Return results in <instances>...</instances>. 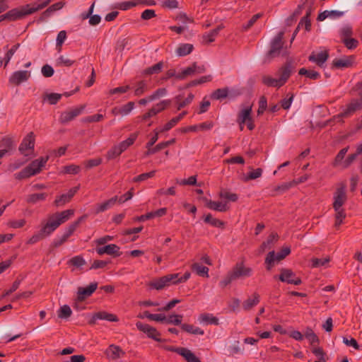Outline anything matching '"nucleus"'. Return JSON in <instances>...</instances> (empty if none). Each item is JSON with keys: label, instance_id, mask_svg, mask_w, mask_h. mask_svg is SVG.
Instances as JSON below:
<instances>
[{"label": "nucleus", "instance_id": "2f4dec72", "mask_svg": "<svg viewBox=\"0 0 362 362\" xmlns=\"http://www.w3.org/2000/svg\"><path fill=\"white\" fill-rule=\"evenodd\" d=\"M223 28V25H218L215 29L203 35V40L207 43L212 42L218 35V33Z\"/></svg>", "mask_w": 362, "mask_h": 362}, {"label": "nucleus", "instance_id": "052dcab7", "mask_svg": "<svg viewBox=\"0 0 362 362\" xmlns=\"http://www.w3.org/2000/svg\"><path fill=\"white\" fill-rule=\"evenodd\" d=\"M69 264L76 267H80L86 264V261L81 256L78 255L70 259Z\"/></svg>", "mask_w": 362, "mask_h": 362}, {"label": "nucleus", "instance_id": "37998d69", "mask_svg": "<svg viewBox=\"0 0 362 362\" xmlns=\"http://www.w3.org/2000/svg\"><path fill=\"white\" fill-rule=\"evenodd\" d=\"M309 13H310V10L307 11L306 16H304L299 22L297 28H296V34L297 33V30L298 28L299 29L304 28L306 31L310 30L311 23H310V20L309 19V17H308Z\"/></svg>", "mask_w": 362, "mask_h": 362}, {"label": "nucleus", "instance_id": "cd10ccee", "mask_svg": "<svg viewBox=\"0 0 362 362\" xmlns=\"http://www.w3.org/2000/svg\"><path fill=\"white\" fill-rule=\"evenodd\" d=\"M279 236L276 233H272L269 235L267 240L263 242L260 245L259 250L263 252L267 249H271L277 242Z\"/></svg>", "mask_w": 362, "mask_h": 362}, {"label": "nucleus", "instance_id": "b1692460", "mask_svg": "<svg viewBox=\"0 0 362 362\" xmlns=\"http://www.w3.org/2000/svg\"><path fill=\"white\" fill-rule=\"evenodd\" d=\"M105 354L112 360L118 359L125 355V352L119 346L114 344L108 347Z\"/></svg>", "mask_w": 362, "mask_h": 362}, {"label": "nucleus", "instance_id": "dca6fc26", "mask_svg": "<svg viewBox=\"0 0 362 362\" xmlns=\"http://www.w3.org/2000/svg\"><path fill=\"white\" fill-rule=\"evenodd\" d=\"M78 186L72 187L66 194H62V195L57 197L54 202V205L57 207H59L64 206L66 203H69L75 195V194L78 192Z\"/></svg>", "mask_w": 362, "mask_h": 362}, {"label": "nucleus", "instance_id": "09e8293b", "mask_svg": "<svg viewBox=\"0 0 362 362\" xmlns=\"http://www.w3.org/2000/svg\"><path fill=\"white\" fill-rule=\"evenodd\" d=\"M329 257H326L324 258H312L310 260L312 267L313 268H318L325 266L326 264L329 263Z\"/></svg>", "mask_w": 362, "mask_h": 362}, {"label": "nucleus", "instance_id": "69168bd1", "mask_svg": "<svg viewBox=\"0 0 362 362\" xmlns=\"http://www.w3.org/2000/svg\"><path fill=\"white\" fill-rule=\"evenodd\" d=\"M162 67H163V63L158 62V63L154 64L153 66L146 69L144 71V73L146 74H148V75L153 74H158L160 71Z\"/></svg>", "mask_w": 362, "mask_h": 362}, {"label": "nucleus", "instance_id": "f3484780", "mask_svg": "<svg viewBox=\"0 0 362 362\" xmlns=\"http://www.w3.org/2000/svg\"><path fill=\"white\" fill-rule=\"evenodd\" d=\"M98 320H104L109 322H118L119 319L118 317L112 313H108L105 311L98 312L95 313L91 319L89 320L88 323L89 325H93L96 324V321Z\"/></svg>", "mask_w": 362, "mask_h": 362}, {"label": "nucleus", "instance_id": "f257e3e1", "mask_svg": "<svg viewBox=\"0 0 362 362\" xmlns=\"http://www.w3.org/2000/svg\"><path fill=\"white\" fill-rule=\"evenodd\" d=\"M74 214V211L73 209H67L49 215L47 221L42 222L40 230L34 234L27 241V244L33 245L49 236L60 225L67 221Z\"/></svg>", "mask_w": 362, "mask_h": 362}, {"label": "nucleus", "instance_id": "c756f323", "mask_svg": "<svg viewBox=\"0 0 362 362\" xmlns=\"http://www.w3.org/2000/svg\"><path fill=\"white\" fill-rule=\"evenodd\" d=\"M199 321L201 323L206 325H215L219 324L218 319L210 313H202L199 316Z\"/></svg>", "mask_w": 362, "mask_h": 362}, {"label": "nucleus", "instance_id": "a211bd4d", "mask_svg": "<svg viewBox=\"0 0 362 362\" xmlns=\"http://www.w3.org/2000/svg\"><path fill=\"white\" fill-rule=\"evenodd\" d=\"M83 108V106H81L62 112L59 117V121L62 123H66L73 120L82 112Z\"/></svg>", "mask_w": 362, "mask_h": 362}, {"label": "nucleus", "instance_id": "a878e982", "mask_svg": "<svg viewBox=\"0 0 362 362\" xmlns=\"http://www.w3.org/2000/svg\"><path fill=\"white\" fill-rule=\"evenodd\" d=\"M194 98V96L192 93H190L185 99H182L180 95L176 96L175 98V103L177 105V109L180 110L187 106L192 102Z\"/></svg>", "mask_w": 362, "mask_h": 362}, {"label": "nucleus", "instance_id": "6e6d98bb", "mask_svg": "<svg viewBox=\"0 0 362 362\" xmlns=\"http://www.w3.org/2000/svg\"><path fill=\"white\" fill-rule=\"evenodd\" d=\"M341 41L349 49H355L358 45V41L352 37H346L342 39Z\"/></svg>", "mask_w": 362, "mask_h": 362}, {"label": "nucleus", "instance_id": "5701e85b", "mask_svg": "<svg viewBox=\"0 0 362 362\" xmlns=\"http://www.w3.org/2000/svg\"><path fill=\"white\" fill-rule=\"evenodd\" d=\"M206 206L209 209L225 212L229 210L230 207L227 202H215L210 199H205Z\"/></svg>", "mask_w": 362, "mask_h": 362}, {"label": "nucleus", "instance_id": "774afa93", "mask_svg": "<svg viewBox=\"0 0 362 362\" xmlns=\"http://www.w3.org/2000/svg\"><path fill=\"white\" fill-rule=\"evenodd\" d=\"M304 336L309 340L312 345H313V344L315 342H318V337L314 333L312 329L308 328Z\"/></svg>", "mask_w": 362, "mask_h": 362}, {"label": "nucleus", "instance_id": "9b49d317", "mask_svg": "<svg viewBox=\"0 0 362 362\" xmlns=\"http://www.w3.org/2000/svg\"><path fill=\"white\" fill-rule=\"evenodd\" d=\"M139 135L138 132H134L124 141L119 143L118 145L115 146L111 150L113 156H119L123 151H124L129 146L132 145L136 141Z\"/></svg>", "mask_w": 362, "mask_h": 362}, {"label": "nucleus", "instance_id": "f8f14e48", "mask_svg": "<svg viewBox=\"0 0 362 362\" xmlns=\"http://www.w3.org/2000/svg\"><path fill=\"white\" fill-rule=\"evenodd\" d=\"M31 76L30 71L19 70L16 71L9 76L8 82L13 86H19L20 84L26 82Z\"/></svg>", "mask_w": 362, "mask_h": 362}, {"label": "nucleus", "instance_id": "72a5a7b5", "mask_svg": "<svg viewBox=\"0 0 362 362\" xmlns=\"http://www.w3.org/2000/svg\"><path fill=\"white\" fill-rule=\"evenodd\" d=\"M194 49L193 45L189 43L181 44L176 49V54L179 57H184L190 54Z\"/></svg>", "mask_w": 362, "mask_h": 362}, {"label": "nucleus", "instance_id": "6e6552de", "mask_svg": "<svg viewBox=\"0 0 362 362\" xmlns=\"http://www.w3.org/2000/svg\"><path fill=\"white\" fill-rule=\"evenodd\" d=\"M346 184L345 182H341L338 184L335 192L334 193V202L333 208L337 210L339 208H342V206L347 200L346 195Z\"/></svg>", "mask_w": 362, "mask_h": 362}, {"label": "nucleus", "instance_id": "e433bc0d", "mask_svg": "<svg viewBox=\"0 0 362 362\" xmlns=\"http://www.w3.org/2000/svg\"><path fill=\"white\" fill-rule=\"evenodd\" d=\"M352 62V57H345L341 59H335L333 61V65L337 68H344L349 66Z\"/></svg>", "mask_w": 362, "mask_h": 362}, {"label": "nucleus", "instance_id": "338daca9", "mask_svg": "<svg viewBox=\"0 0 362 362\" xmlns=\"http://www.w3.org/2000/svg\"><path fill=\"white\" fill-rule=\"evenodd\" d=\"M263 13H259L255 15H254L249 21L248 22L243 26V28L244 30H247L250 29L256 22L257 21L262 17Z\"/></svg>", "mask_w": 362, "mask_h": 362}, {"label": "nucleus", "instance_id": "aec40b11", "mask_svg": "<svg viewBox=\"0 0 362 362\" xmlns=\"http://www.w3.org/2000/svg\"><path fill=\"white\" fill-rule=\"evenodd\" d=\"M98 283H91L87 287H79L77 293V298L78 300L82 301L87 297H89L97 289Z\"/></svg>", "mask_w": 362, "mask_h": 362}, {"label": "nucleus", "instance_id": "4468645a", "mask_svg": "<svg viewBox=\"0 0 362 362\" xmlns=\"http://www.w3.org/2000/svg\"><path fill=\"white\" fill-rule=\"evenodd\" d=\"M252 272L251 268L245 267L243 262H239L235 265L230 274L235 280L240 278L250 276Z\"/></svg>", "mask_w": 362, "mask_h": 362}, {"label": "nucleus", "instance_id": "39448f33", "mask_svg": "<svg viewBox=\"0 0 362 362\" xmlns=\"http://www.w3.org/2000/svg\"><path fill=\"white\" fill-rule=\"evenodd\" d=\"M47 160H34L33 162L21 172L16 173L14 177L18 180H23L30 177L39 173L42 167L45 166Z\"/></svg>", "mask_w": 362, "mask_h": 362}, {"label": "nucleus", "instance_id": "f03ea898", "mask_svg": "<svg viewBox=\"0 0 362 362\" xmlns=\"http://www.w3.org/2000/svg\"><path fill=\"white\" fill-rule=\"evenodd\" d=\"M51 2V0H45L40 4L35 3L33 5L26 4L20 8H16L8 11V20L13 21L23 18L25 16L32 14L39 10L45 8Z\"/></svg>", "mask_w": 362, "mask_h": 362}, {"label": "nucleus", "instance_id": "4d7b16f0", "mask_svg": "<svg viewBox=\"0 0 362 362\" xmlns=\"http://www.w3.org/2000/svg\"><path fill=\"white\" fill-rule=\"evenodd\" d=\"M170 104V100H164L156 104L152 108L156 111V112L158 114L161 111L164 110L168 106H169Z\"/></svg>", "mask_w": 362, "mask_h": 362}, {"label": "nucleus", "instance_id": "393cba45", "mask_svg": "<svg viewBox=\"0 0 362 362\" xmlns=\"http://www.w3.org/2000/svg\"><path fill=\"white\" fill-rule=\"evenodd\" d=\"M259 298L260 296L258 293H254L243 303V308L244 310L249 311L257 305L259 303Z\"/></svg>", "mask_w": 362, "mask_h": 362}, {"label": "nucleus", "instance_id": "423d86ee", "mask_svg": "<svg viewBox=\"0 0 362 362\" xmlns=\"http://www.w3.org/2000/svg\"><path fill=\"white\" fill-rule=\"evenodd\" d=\"M291 253V248L289 247H284L279 252L270 251L266 256L264 264L266 269L270 271L276 264H278L283 260L287 255Z\"/></svg>", "mask_w": 362, "mask_h": 362}, {"label": "nucleus", "instance_id": "c9c22d12", "mask_svg": "<svg viewBox=\"0 0 362 362\" xmlns=\"http://www.w3.org/2000/svg\"><path fill=\"white\" fill-rule=\"evenodd\" d=\"M117 202V197L115 196L114 197H112L111 199L104 202L103 203H101L98 205V207L96 209V213H100L106 211L107 209H110L112 206L115 204V203Z\"/></svg>", "mask_w": 362, "mask_h": 362}, {"label": "nucleus", "instance_id": "20e7f679", "mask_svg": "<svg viewBox=\"0 0 362 362\" xmlns=\"http://www.w3.org/2000/svg\"><path fill=\"white\" fill-rule=\"evenodd\" d=\"M291 64H286L279 71V78H274L270 75H264L262 77V83L267 87L280 88L285 84L291 75Z\"/></svg>", "mask_w": 362, "mask_h": 362}, {"label": "nucleus", "instance_id": "c03bdc74", "mask_svg": "<svg viewBox=\"0 0 362 362\" xmlns=\"http://www.w3.org/2000/svg\"><path fill=\"white\" fill-rule=\"evenodd\" d=\"M141 4H142L141 0L123 1L118 4L117 8L122 11H127Z\"/></svg>", "mask_w": 362, "mask_h": 362}, {"label": "nucleus", "instance_id": "58836bf2", "mask_svg": "<svg viewBox=\"0 0 362 362\" xmlns=\"http://www.w3.org/2000/svg\"><path fill=\"white\" fill-rule=\"evenodd\" d=\"M196 72V64H193L192 66L184 69L180 73L177 74L176 78L182 80L187 76L194 74Z\"/></svg>", "mask_w": 362, "mask_h": 362}, {"label": "nucleus", "instance_id": "4c0bfd02", "mask_svg": "<svg viewBox=\"0 0 362 362\" xmlns=\"http://www.w3.org/2000/svg\"><path fill=\"white\" fill-rule=\"evenodd\" d=\"M204 221L206 223H209L214 227L217 228H224L225 223L218 218H213L211 214H208L204 218Z\"/></svg>", "mask_w": 362, "mask_h": 362}, {"label": "nucleus", "instance_id": "79ce46f5", "mask_svg": "<svg viewBox=\"0 0 362 362\" xmlns=\"http://www.w3.org/2000/svg\"><path fill=\"white\" fill-rule=\"evenodd\" d=\"M250 171L247 173V174L244 177L243 180L247 182L252 180H255L259 177H261L262 174V169L260 168L252 169V168L249 167Z\"/></svg>", "mask_w": 362, "mask_h": 362}, {"label": "nucleus", "instance_id": "49530a36", "mask_svg": "<svg viewBox=\"0 0 362 362\" xmlns=\"http://www.w3.org/2000/svg\"><path fill=\"white\" fill-rule=\"evenodd\" d=\"M298 74L300 75L305 76L307 78L313 80H315L320 78V74L315 70H308L305 68H302L299 70Z\"/></svg>", "mask_w": 362, "mask_h": 362}, {"label": "nucleus", "instance_id": "8fccbe9b", "mask_svg": "<svg viewBox=\"0 0 362 362\" xmlns=\"http://www.w3.org/2000/svg\"><path fill=\"white\" fill-rule=\"evenodd\" d=\"M71 309L67 305L62 306L58 311V317L62 319H66L69 317L71 315Z\"/></svg>", "mask_w": 362, "mask_h": 362}, {"label": "nucleus", "instance_id": "864d4df0", "mask_svg": "<svg viewBox=\"0 0 362 362\" xmlns=\"http://www.w3.org/2000/svg\"><path fill=\"white\" fill-rule=\"evenodd\" d=\"M20 44H16L11 47L10 49H8L5 54L4 57V62H5V66L9 63L10 60L11 59L13 54L16 53L17 49L19 48Z\"/></svg>", "mask_w": 362, "mask_h": 362}, {"label": "nucleus", "instance_id": "0eeeda50", "mask_svg": "<svg viewBox=\"0 0 362 362\" xmlns=\"http://www.w3.org/2000/svg\"><path fill=\"white\" fill-rule=\"evenodd\" d=\"M16 142L13 136H5L0 141V158L11 156L16 150Z\"/></svg>", "mask_w": 362, "mask_h": 362}, {"label": "nucleus", "instance_id": "7ed1b4c3", "mask_svg": "<svg viewBox=\"0 0 362 362\" xmlns=\"http://www.w3.org/2000/svg\"><path fill=\"white\" fill-rule=\"evenodd\" d=\"M283 32H279L270 42V49L264 57V62L269 63L273 59L282 56L286 57L288 54L286 47L283 45Z\"/></svg>", "mask_w": 362, "mask_h": 362}, {"label": "nucleus", "instance_id": "1a4fd4ad", "mask_svg": "<svg viewBox=\"0 0 362 362\" xmlns=\"http://www.w3.org/2000/svg\"><path fill=\"white\" fill-rule=\"evenodd\" d=\"M160 348L164 350L177 353L182 356L187 362H202L200 359L195 356L189 349L184 347H175L173 346L163 345Z\"/></svg>", "mask_w": 362, "mask_h": 362}, {"label": "nucleus", "instance_id": "3c124183", "mask_svg": "<svg viewBox=\"0 0 362 362\" xmlns=\"http://www.w3.org/2000/svg\"><path fill=\"white\" fill-rule=\"evenodd\" d=\"M228 90L227 88H219L216 90L211 95V98L214 100H221L228 96Z\"/></svg>", "mask_w": 362, "mask_h": 362}, {"label": "nucleus", "instance_id": "bb28decb", "mask_svg": "<svg viewBox=\"0 0 362 362\" xmlns=\"http://www.w3.org/2000/svg\"><path fill=\"white\" fill-rule=\"evenodd\" d=\"M296 304L305 309L310 305V298L306 293L296 291Z\"/></svg>", "mask_w": 362, "mask_h": 362}, {"label": "nucleus", "instance_id": "2eb2a0df", "mask_svg": "<svg viewBox=\"0 0 362 362\" xmlns=\"http://www.w3.org/2000/svg\"><path fill=\"white\" fill-rule=\"evenodd\" d=\"M329 57L327 49H322L320 51L313 52L309 56V61L315 63L320 67H322Z\"/></svg>", "mask_w": 362, "mask_h": 362}, {"label": "nucleus", "instance_id": "603ef678", "mask_svg": "<svg viewBox=\"0 0 362 362\" xmlns=\"http://www.w3.org/2000/svg\"><path fill=\"white\" fill-rule=\"evenodd\" d=\"M219 196L221 198L228 199L230 202H236L238 199V195L235 193H232L226 190L221 191Z\"/></svg>", "mask_w": 362, "mask_h": 362}, {"label": "nucleus", "instance_id": "0e129e2a", "mask_svg": "<svg viewBox=\"0 0 362 362\" xmlns=\"http://www.w3.org/2000/svg\"><path fill=\"white\" fill-rule=\"evenodd\" d=\"M352 160H334L332 165L335 168L344 169L348 168L351 164Z\"/></svg>", "mask_w": 362, "mask_h": 362}, {"label": "nucleus", "instance_id": "e2e57ef3", "mask_svg": "<svg viewBox=\"0 0 362 362\" xmlns=\"http://www.w3.org/2000/svg\"><path fill=\"white\" fill-rule=\"evenodd\" d=\"M74 60H71L67 57H65L64 56H60L56 60V64L57 66H71L74 64Z\"/></svg>", "mask_w": 362, "mask_h": 362}, {"label": "nucleus", "instance_id": "13d9d810", "mask_svg": "<svg viewBox=\"0 0 362 362\" xmlns=\"http://www.w3.org/2000/svg\"><path fill=\"white\" fill-rule=\"evenodd\" d=\"M134 108V103L129 102L123 106L120 107V115L126 116L129 115Z\"/></svg>", "mask_w": 362, "mask_h": 362}, {"label": "nucleus", "instance_id": "680f3d73", "mask_svg": "<svg viewBox=\"0 0 362 362\" xmlns=\"http://www.w3.org/2000/svg\"><path fill=\"white\" fill-rule=\"evenodd\" d=\"M211 80H212V76L211 75L204 76H202L199 79H195V80L192 81L189 83L188 86H197V85L202 84V83H204L206 82H209Z\"/></svg>", "mask_w": 362, "mask_h": 362}, {"label": "nucleus", "instance_id": "de8ad7c7", "mask_svg": "<svg viewBox=\"0 0 362 362\" xmlns=\"http://www.w3.org/2000/svg\"><path fill=\"white\" fill-rule=\"evenodd\" d=\"M182 318L183 316L182 315L173 314L166 317L165 322L167 324L181 326Z\"/></svg>", "mask_w": 362, "mask_h": 362}, {"label": "nucleus", "instance_id": "7c9ffc66", "mask_svg": "<svg viewBox=\"0 0 362 362\" xmlns=\"http://www.w3.org/2000/svg\"><path fill=\"white\" fill-rule=\"evenodd\" d=\"M344 14L343 12L339 11H325L320 13L317 16V20L319 21H322L326 18H336L342 16Z\"/></svg>", "mask_w": 362, "mask_h": 362}, {"label": "nucleus", "instance_id": "412c9836", "mask_svg": "<svg viewBox=\"0 0 362 362\" xmlns=\"http://www.w3.org/2000/svg\"><path fill=\"white\" fill-rule=\"evenodd\" d=\"M252 105H247L243 107L238 113L237 122L240 125V129L242 131L244 128V124L247 119L252 115Z\"/></svg>", "mask_w": 362, "mask_h": 362}, {"label": "nucleus", "instance_id": "5fc2aeb1", "mask_svg": "<svg viewBox=\"0 0 362 362\" xmlns=\"http://www.w3.org/2000/svg\"><path fill=\"white\" fill-rule=\"evenodd\" d=\"M81 168L79 165H70L63 167L62 173L70 175H76L80 172Z\"/></svg>", "mask_w": 362, "mask_h": 362}, {"label": "nucleus", "instance_id": "bf43d9fd", "mask_svg": "<svg viewBox=\"0 0 362 362\" xmlns=\"http://www.w3.org/2000/svg\"><path fill=\"white\" fill-rule=\"evenodd\" d=\"M175 182L180 185H195L197 184V177L191 176L188 179L183 180L176 179Z\"/></svg>", "mask_w": 362, "mask_h": 362}, {"label": "nucleus", "instance_id": "a19ab883", "mask_svg": "<svg viewBox=\"0 0 362 362\" xmlns=\"http://www.w3.org/2000/svg\"><path fill=\"white\" fill-rule=\"evenodd\" d=\"M47 197V193L32 194L28 196L26 201L28 203L35 204L39 202L45 200Z\"/></svg>", "mask_w": 362, "mask_h": 362}, {"label": "nucleus", "instance_id": "9d476101", "mask_svg": "<svg viewBox=\"0 0 362 362\" xmlns=\"http://www.w3.org/2000/svg\"><path fill=\"white\" fill-rule=\"evenodd\" d=\"M35 134L33 132L28 134L23 139L21 143L18 150L21 155L24 156H30L34 151L35 146Z\"/></svg>", "mask_w": 362, "mask_h": 362}, {"label": "nucleus", "instance_id": "c85d7f7f", "mask_svg": "<svg viewBox=\"0 0 362 362\" xmlns=\"http://www.w3.org/2000/svg\"><path fill=\"white\" fill-rule=\"evenodd\" d=\"M281 274L278 279L282 282H286L288 284H294V278L293 272L291 269L282 268L280 270Z\"/></svg>", "mask_w": 362, "mask_h": 362}, {"label": "nucleus", "instance_id": "f704fd0d", "mask_svg": "<svg viewBox=\"0 0 362 362\" xmlns=\"http://www.w3.org/2000/svg\"><path fill=\"white\" fill-rule=\"evenodd\" d=\"M181 329L187 333L194 334V335H203L204 334V330L198 327H194L192 325L189 324H182Z\"/></svg>", "mask_w": 362, "mask_h": 362}, {"label": "nucleus", "instance_id": "ea45409f", "mask_svg": "<svg viewBox=\"0 0 362 362\" xmlns=\"http://www.w3.org/2000/svg\"><path fill=\"white\" fill-rule=\"evenodd\" d=\"M166 286H169V284L168 282V280L166 279L165 276H163L150 283V286L156 290H161Z\"/></svg>", "mask_w": 362, "mask_h": 362}, {"label": "nucleus", "instance_id": "6ab92c4d", "mask_svg": "<svg viewBox=\"0 0 362 362\" xmlns=\"http://www.w3.org/2000/svg\"><path fill=\"white\" fill-rule=\"evenodd\" d=\"M119 249V247L117 245L110 244L102 247H97L96 252L99 255L107 254L113 257H119L122 255Z\"/></svg>", "mask_w": 362, "mask_h": 362}, {"label": "nucleus", "instance_id": "ddd939ff", "mask_svg": "<svg viewBox=\"0 0 362 362\" xmlns=\"http://www.w3.org/2000/svg\"><path fill=\"white\" fill-rule=\"evenodd\" d=\"M136 326L139 330L145 333L148 337L151 338L156 341H163L160 338V333L155 327L141 322H137L136 323Z\"/></svg>", "mask_w": 362, "mask_h": 362}, {"label": "nucleus", "instance_id": "a18cd8bd", "mask_svg": "<svg viewBox=\"0 0 362 362\" xmlns=\"http://www.w3.org/2000/svg\"><path fill=\"white\" fill-rule=\"evenodd\" d=\"M192 269L198 275L202 276H208L209 268L199 263H194L192 265Z\"/></svg>", "mask_w": 362, "mask_h": 362}, {"label": "nucleus", "instance_id": "473e14b6", "mask_svg": "<svg viewBox=\"0 0 362 362\" xmlns=\"http://www.w3.org/2000/svg\"><path fill=\"white\" fill-rule=\"evenodd\" d=\"M133 89L134 95L140 96L148 90V83L146 81H139L135 83Z\"/></svg>", "mask_w": 362, "mask_h": 362}, {"label": "nucleus", "instance_id": "4be33fe9", "mask_svg": "<svg viewBox=\"0 0 362 362\" xmlns=\"http://www.w3.org/2000/svg\"><path fill=\"white\" fill-rule=\"evenodd\" d=\"M362 108L361 103L354 101L349 104L342 112L335 117V119L340 120L341 117H347L354 112L356 110Z\"/></svg>", "mask_w": 362, "mask_h": 362}]
</instances>
